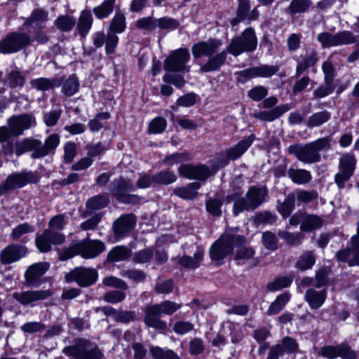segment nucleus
Returning a JSON list of instances; mask_svg holds the SVG:
<instances>
[{"label":"nucleus","instance_id":"obj_58","mask_svg":"<svg viewBox=\"0 0 359 359\" xmlns=\"http://www.w3.org/2000/svg\"><path fill=\"white\" fill-rule=\"evenodd\" d=\"M257 78H269L276 74L279 68L276 65H262L255 66Z\"/></svg>","mask_w":359,"mask_h":359},{"label":"nucleus","instance_id":"obj_14","mask_svg":"<svg viewBox=\"0 0 359 359\" xmlns=\"http://www.w3.org/2000/svg\"><path fill=\"white\" fill-rule=\"evenodd\" d=\"M52 295L49 290H24L13 294V297L22 306H34L36 302L48 299Z\"/></svg>","mask_w":359,"mask_h":359},{"label":"nucleus","instance_id":"obj_51","mask_svg":"<svg viewBox=\"0 0 359 359\" xmlns=\"http://www.w3.org/2000/svg\"><path fill=\"white\" fill-rule=\"evenodd\" d=\"M223 204L222 197L216 196L215 198L208 199L205 203L207 211L215 217H218L222 214V205Z\"/></svg>","mask_w":359,"mask_h":359},{"label":"nucleus","instance_id":"obj_21","mask_svg":"<svg viewBox=\"0 0 359 359\" xmlns=\"http://www.w3.org/2000/svg\"><path fill=\"white\" fill-rule=\"evenodd\" d=\"M27 253V248L13 244L3 249L0 253V262L2 264H8L18 261Z\"/></svg>","mask_w":359,"mask_h":359},{"label":"nucleus","instance_id":"obj_20","mask_svg":"<svg viewBox=\"0 0 359 359\" xmlns=\"http://www.w3.org/2000/svg\"><path fill=\"white\" fill-rule=\"evenodd\" d=\"M136 225L135 217L126 214L118 217L113 224L114 233L116 238H121L131 231Z\"/></svg>","mask_w":359,"mask_h":359},{"label":"nucleus","instance_id":"obj_16","mask_svg":"<svg viewBox=\"0 0 359 359\" xmlns=\"http://www.w3.org/2000/svg\"><path fill=\"white\" fill-rule=\"evenodd\" d=\"M38 182L37 176L32 172L22 171L8 176L4 184L6 189H14L22 187L28 183Z\"/></svg>","mask_w":359,"mask_h":359},{"label":"nucleus","instance_id":"obj_57","mask_svg":"<svg viewBox=\"0 0 359 359\" xmlns=\"http://www.w3.org/2000/svg\"><path fill=\"white\" fill-rule=\"evenodd\" d=\"M81 255V248L79 243H77L67 248H64L59 251V259L61 261H66L74 256Z\"/></svg>","mask_w":359,"mask_h":359},{"label":"nucleus","instance_id":"obj_18","mask_svg":"<svg viewBox=\"0 0 359 359\" xmlns=\"http://www.w3.org/2000/svg\"><path fill=\"white\" fill-rule=\"evenodd\" d=\"M298 348L296 340L290 337H284L280 343L273 346L268 353L266 359H278L284 353L290 354Z\"/></svg>","mask_w":359,"mask_h":359},{"label":"nucleus","instance_id":"obj_7","mask_svg":"<svg viewBox=\"0 0 359 359\" xmlns=\"http://www.w3.org/2000/svg\"><path fill=\"white\" fill-rule=\"evenodd\" d=\"M31 36L25 32H11L0 40V53L11 54L17 53L29 46Z\"/></svg>","mask_w":359,"mask_h":359},{"label":"nucleus","instance_id":"obj_33","mask_svg":"<svg viewBox=\"0 0 359 359\" xmlns=\"http://www.w3.org/2000/svg\"><path fill=\"white\" fill-rule=\"evenodd\" d=\"M93 22V15L89 11H82L79 18L76 30L79 34L85 38L92 27Z\"/></svg>","mask_w":359,"mask_h":359},{"label":"nucleus","instance_id":"obj_43","mask_svg":"<svg viewBox=\"0 0 359 359\" xmlns=\"http://www.w3.org/2000/svg\"><path fill=\"white\" fill-rule=\"evenodd\" d=\"M126 28V17L120 13L116 12L111 19L109 24V30L114 34H120L125 31Z\"/></svg>","mask_w":359,"mask_h":359},{"label":"nucleus","instance_id":"obj_41","mask_svg":"<svg viewBox=\"0 0 359 359\" xmlns=\"http://www.w3.org/2000/svg\"><path fill=\"white\" fill-rule=\"evenodd\" d=\"M6 81L8 85L12 88L23 87L25 83L26 77L19 70L13 69L9 72L6 76Z\"/></svg>","mask_w":359,"mask_h":359},{"label":"nucleus","instance_id":"obj_30","mask_svg":"<svg viewBox=\"0 0 359 359\" xmlns=\"http://www.w3.org/2000/svg\"><path fill=\"white\" fill-rule=\"evenodd\" d=\"M290 109V104H284L277 106L270 111H263L256 113L254 114V116L262 121H273Z\"/></svg>","mask_w":359,"mask_h":359},{"label":"nucleus","instance_id":"obj_39","mask_svg":"<svg viewBox=\"0 0 359 359\" xmlns=\"http://www.w3.org/2000/svg\"><path fill=\"white\" fill-rule=\"evenodd\" d=\"M116 0H104L100 5L94 7L93 12L99 20L107 18L113 12Z\"/></svg>","mask_w":359,"mask_h":359},{"label":"nucleus","instance_id":"obj_32","mask_svg":"<svg viewBox=\"0 0 359 359\" xmlns=\"http://www.w3.org/2000/svg\"><path fill=\"white\" fill-rule=\"evenodd\" d=\"M60 142V136L57 134L53 133L50 135L43 144L41 142L40 150L37 151L34 155L36 156H41V158L46 156L50 154L54 153L55 150L59 145Z\"/></svg>","mask_w":359,"mask_h":359},{"label":"nucleus","instance_id":"obj_19","mask_svg":"<svg viewBox=\"0 0 359 359\" xmlns=\"http://www.w3.org/2000/svg\"><path fill=\"white\" fill-rule=\"evenodd\" d=\"M178 172L186 178L198 180H205L210 175V169L205 165L184 164L179 167Z\"/></svg>","mask_w":359,"mask_h":359},{"label":"nucleus","instance_id":"obj_12","mask_svg":"<svg viewBox=\"0 0 359 359\" xmlns=\"http://www.w3.org/2000/svg\"><path fill=\"white\" fill-rule=\"evenodd\" d=\"M96 270L83 267H77L66 274L67 282L75 281L81 287H88L93 284L97 279Z\"/></svg>","mask_w":359,"mask_h":359},{"label":"nucleus","instance_id":"obj_53","mask_svg":"<svg viewBox=\"0 0 359 359\" xmlns=\"http://www.w3.org/2000/svg\"><path fill=\"white\" fill-rule=\"evenodd\" d=\"M295 195L289 194L284 201L278 206V211L283 217H287L290 215L294 207Z\"/></svg>","mask_w":359,"mask_h":359},{"label":"nucleus","instance_id":"obj_27","mask_svg":"<svg viewBox=\"0 0 359 359\" xmlns=\"http://www.w3.org/2000/svg\"><path fill=\"white\" fill-rule=\"evenodd\" d=\"M327 291L326 289L317 290L316 288L308 289L304 299L312 309H319L325 302Z\"/></svg>","mask_w":359,"mask_h":359},{"label":"nucleus","instance_id":"obj_55","mask_svg":"<svg viewBox=\"0 0 359 359\" xmlns=\"http://www.w3.org/2000/svg\"><path fill=\"white\" fill-rule=\"evenodd\" d=\"M150 352L154 359H180L172 350H163L158 346L151 347Z\"/></svg>","mask_w":359,"mask_h":359},{"label":"nucleus","instance_id":"obj_6","mask_svg":"<svg viewBox=\"0 0 359 359\" xmlns=\"http://www.w3.org/2000/svg\"><path fill=\"white\" fill-rule=\"evenodd\" d=\"M357 165V158L353 154L344 153L339 159V171L334 175V182L339 189L345 187V184L353 176Z\"/></svg>","mask_w":359,"mask_h":359},{"label":"nucleus","instance_id":"obj_45","mask_svg":"<svg viewBox=\"0 0 359 359\" xmlns=\"http://www.w3.org/2000/svg\"><path fill=\"white\" fill-rule=\"evenodd\" d=\"M316 262V257L313 252L307 251L303 253L295 264L296 268L301 271L311 269Z\"/></svg>","mask_w":359,"mask_h":359},{"label":"nucleus","instance_id":"obj_37","mask_svg":"<svg viewBox=\"0 0 359 359\" xmlns=\"http://www.w3.org/2000/svg\"><path fill=\"white\" fill-rule=\"evenodd\" d=\"M290 294L284 292L276 297V299L269 306L266 313L269 316H274L283 309L285 306L290 301Z\"/></svg>","mask_w":359,"mask_h":359},{"label":"nucleus","instance_id":"obj_46","mask_svg":"<svg viewBox=\"0 0 359 359\" xmlns=\"http://www.w3.org/2000/svg\"><path fill=\"white\" fill-rule=\"evenodd\" d=\"M323 225V219L316 215H307L301 224V229L304 231H310L319 229Z\"/></svg>","mask_w":359,"mask_h":359},{"label":"nucleus","instance_id":"obj_38","mask_svg":"<svg viewBox=\"0 0 359 359\" xmlns=\"http://www.w3.org/2000/svg\"><path fill=\"white\" fill-rule=\"evenodd\" d=\"M312 4L311 0H292L285 12L290 15L304 13L308 11Z\"/></svg>","mask_w":359,"mask_h":359},{"label":"nucleus","instance_id":"obj_54","mask_svg":"<svg viewBox=\"0 0 359 359\" xmlns=\"http://www.w3.org/2000/svg\"><path fill=\"white\" fill-rule=\"evenodd\" d=\"M108 203L109 201L107 197L98 195L88 199L86 203V205L88 209L96 210L105 208Z\"/></svg>","mask_w":359,"mask_h":359},{"label":"nucleus","instance_id":"obj_52","mask_svg":"<svg viewBox=\"0 0 359 359\" xmlns=\"http://www.w3.org/2000/svg\"><path fill=\"white\" fill-rule=\"evenodd\" d=\"M250 8V3H238L236 10V17L231 20V26L237 25L240 22H243L247 19L248 13Z\"/></svg>","mask_w":359,"mask_h":359},{"label":"nucleus","instance_id":"obj_64","mask_svg":"<svg viewBox=\"0 0 359 359\" xmlns=\"http://www.w3.org/2000/svg\"><path fill=\"white\" fill-rule=\"evenodd\" d=\"M338 357L342 359H356L357 353L348 344L341 343L339 344Z\"/></svg>","mask_w":359,"mask_h":359},{"label":"nucleus","instance_id":"obj_47","mask_svg":"<svg viewBox=\"0 0 359 359\" xmlns=\"http://www.w3.org/2000/svg\"><path fill=\"white\" fill-rule=\"evenodd\" d=\"M56 82L55 79L41 77L30 81V85L32 88L37 90L46 91L53 88Z\"/></svg>","mask_w":359,"mask_h":359},{"label":"nucleus","instance_id":"obj_28","mask_svg":"<svg viewBox=\"0 0 359 359\" xmlns=\"http://www.w3.org/2000/svg\"><path fill=\"white\" fill-rule=\"evenodd\" d=\"M318 60V53L314 49H311L306 51V55L302 57V60L298 61L295 69L294 77L298 79L306 70L311 67H313Z\"/></svg>","mask_w":359,"mask_h":359},{"label":"nucleus","instance_id":"obj_35","mask_svg":"<svg viewBox=\"0 0 359 359\" xmlns=\"http://www.w3.org/2000/svg\"><path fill=\"white\" fill-rule=\"evenodd\" d=\"M49 13L48 11L43 8L34 9L30 16L28 18L25 25H35L41 28L44 27V24L48 20Z\"/></svg>","mask_w":359,"mask_h":359},{"label":"nucleus","instance_id":"obj_34","mask_svg":"<svg viewBox=\"0 0 359 359\" xmlns=\"http://www.w3.org/2000/svg\"><path fill=\"white\" fill-rule=\"evenodd\" d=\"M201 187L198 182H191L187 186L183 187H177L174 189L173 192L175 195L184 200H194L198 196V189Z\"/></svg>","mask_w":359,"mask_h":359},{"label":"nucleus","instance_id":"obj_63","mask_svg":"<svg viewBox=\"0 0 359 359\" xmlns=\"http://www.w3.org/2000/svg\"><path fill=\"white\" fill-rule=\"evenodd\" d=\"M126 298V294L120 290H111L106 292L103 299L110 304H117L123 302Z\"/></svg>","mask_w":359,"mask_h":359},{"label":"nucleus","instance_id":"obj_8","mask_svg":"<svg viewBox=\"0 0 359 359\" xmlns=\"http://www.w3.org/2000/svg\"><path fill=\"white\" fill-rule=\"evenodd\" d=\"M317 41L323 48H329L334 46L353 44L356 42V36L349 31H341L336 34L323 32L318 34Z\"/></svg>","mask_w":359,"mask_h":359},{"label":"nucleus","instance_id":"obj_62","mask_svg":"<svg viewBox=\"0 0 359 359\" xmlns=\"http://www.w3.org/2000/svg\"><path fill=\"white\" fill-rule=\"evenodd\" d=\"M102 283L105 286L123 290H126L128 288L127 283L124 280L112 276L104 278L102 280Z\"/></svg>","mask_w":359,"mask_h":359},{"label":"nucleus","instance_id":"obj_59","mask_svg":"<svg viewBox=\"0 0 359 359\" xmlns=\"http://www.w3.org/2000/svg\"><path fill=\"white\" fill-rule=\"evenodd\" d=\"M161 314L171 315L180 309L181 305L171 301H163L160 304H155Z\"/></svg>","mask_w":359,"mask_h":359},{"label":"nucleus","instance_id":"obj_22","mask_svg":"<svg viewBox=\"0 0 359 359\" xmlns=\"http://www.w3.org/2000/svg\"><path fill=\"white\" fill-rule=\"evenodd\" d=\"M81 256L84 259L97 257L105 250L104 243L99 240H86L79 242Z\"/></svg>","mask_w":359,"mask_h":359},{"label":"nucleus","instance_id":"obj_48","mask_svg":"<svg viewBox=\"0 0 359 359\" xmlns=\"http://www.w3.org/2000/svg\"><path fill=\"white\" fill-rule=\"evenodd\" d=\"M76 19L74 17L65 15L59 16L55 21L57 29L62 32H69L76 25Z\"/></svg>","mask_w":359,"mask_h":359},{"label":"nucleus","instance_id":"obj_60","mask_svg":"<svg viewBox=\"0 0 359 359\" xmlns=\"http://www.w3.org/2000/svg\"><path fill=\"white\" fill-rule=\"evenodd\" d=\"M154 251L152 248H146L135 252L133 256V262L138 264H144L149 262L154 257Z\"/></svg>","mask_w":359,"mask_h":359},{"label":"nucleus","instance_id":"obj_29","mask_svg":"<svg viewBox=\"0 0 359 359\" xmlns=\"http://www.w3.org/2000/svg\"><path fill=\"white\" fill-rule=\"evenodd\" d=\"M227 53L226 48L213 56H209L207 62L200 67L199 72L204 73L219 70L225 63Z\"/></svg>","mask_w":359,"mask_h":359},{"label":"nucleus","instance_id":"obj_23","mask_svg":"<svg viewBox=\"0 0 359 359\" xmlns=\"http://www.w3.org/2000/svg\"><path fill=\"white\" fill-rule=\"evenodd\" d=\"M144 314V322L147 327L158 330H163L166 328V323L161 319V313L155 304L147 306L145 308Z\"/></svg>","mask_w":359,"mask_h":359},{"label":"nucleus","instance_id":"obj_44","mask_svg":"<svg viewBox=\"0 0 359 359\" xmlns=\"http://www.w3.org/2000/svg\"><path fill=\"white\" fill-rule=\"evenodd\" d=\"M79 89V82L74 76H70L62 84V93L67 97L76 94Z\"/></svg>","mask_w":359,"mask_h":359},{"label":"nucleus","instance_id":"obj_56","mask_svg":"<svg viewBox=\"0 0 359 359\" xmlns=\"http://www.w3.org/2000/svg\"><path fill=\"white\" fill-rule=\"evenodd\" d=\"M262 243L264 248L269 250L274 251L278 248V239L275 233L271 231L262 233Z\"/></svg>","mask_w":359,"mask_h":359},{"label":"nucleus","instance_id":"obj_10","mask_svg":"<svg viewBox=\"0 0 359 359\" xmlns=\"http://www.w3.org/2000/svg\"><path fill=\"white\" fill-rule=\"evenodd\" d=\"M255 140V135H250L239 141L235 146L226 150L217 160V167H224L230 161L241 156L252 145Z\"/></svg>","mask_w":359,"mask_h":359},{"label":"nucleus","instance_id":"obj_1","mask_svg":"<svg viewBox=\"0 0 359 359\" xmlns=\"http://www.w3.org/2000/svg\"><path fill=\"white\" fill-rule=\"evenodd\" d=\"M268 194L267 189L264 187H251L245 197H242V191L240 189L233 194H229L226 197L228 203L233 202V214L238 215L243 211L255 210L266 200Z\"/></svg>","mask_w":359,"mask_h":359},{"label":"nucleus","instance_id":"obj_11","mask_svg":"<svg viewBox=\"0 0 359 359\" xmlns=\"http://www.w3.org/2000/svg\"><path fill=\"white\" fill-rule=\"evenodd\" d=\"M65 241L64 234L50 229H46L41 234L36 235L35 244L41 252H48L52 249V245H61Z\"/></svg>","mask_w":359,"mask_h":359},{"label":"nucleus","instance_id":"obj_4","mask_svg":"<svg viewBox=\"0 0 359 359\" xmlns=\"http://www.w3.org/2000/svg\"><path fill=\"white\" fill-rule=\"evenodd\" d=\"M62 352L71 359H102L104 354L98 346L83 338L74 340L72 345L66 346Z\"/></svg>","mask_w":359,"mask_h":359},{"label":"nucleus","instance_id":"obj_36","mask_svg":"<svg viewBox=\"0 0 359 359\" xmlns=\"http://www.w3.org/2000/svg\"><path fill=\"white\" fill-rule=\"evenodd\" d=\"M132 255L130 249L125 246H116L107 255V260L109 262H118L128 259Z\"/></svg>","mask_w":359,"mask_h":359},{"label":"nucleus","instance_id":"obj_9","mask_svg":"<svg viewBox=\"0 0 359 359\" xmlns=\"http://www.w3.org/2000/svg\"><path fill=\"white\" fill-rule=\"evenodd\" d=\"M190 60L187 48H182L172 52L164 61V69L167 72H189L190 67L187 62Z\"/></svg>","mask_w":359,"mask_h":359},{"label":"nucleus","instance_id":"obj_17","mask_svg":"<svg viewBox=\"0 0 359 359\" xmlns=\"http://www.w3.org/2000/svg\"><path fill=\"white\" fill-rule=\"evenodd\" d=\"M221 46V40L210 39L208 41H201L194 44L191 48V53L194 58L211 56L219 50Z\"/></svg>","mask_w":359,"mask_h":359},{"label":"nucleus","instance_id":"obj_31","mask_svg":"<svg viewBox=\"0 0 359 359\" xmlns=\"http://www.w3.org/2000/svg\"><path fill=\"white\" fill-rule=\"evenodd\" d=\"M203 257L204 250L198 248L193 257L183 256L180 257L177 260V263L186 269H195L200 266L203 260Z\"/></svg>","mask_w":359,"mask_h":359},{"label":"nucleus","instance_id":"obj_13","mask_svg":"<svg viewBox=\"0 0 359 359\" xmlns=\"http://www.w3.org/2000/svg\"><path fill=\"white\" fill-rule=\"evenodd\" d=\"M8 126L11 128L13 136L18 137L23 134L24 130L36 126L35 118L32 114L14 115L7 120Z\"/></svg>","mask_w":359,"mask_h":359},{"label":"nucleus","instance_id":"obj_50","mask_svg":"<svg viewBox=\"0 0 359 359\" xmlns=\"http://www.w3.org/2000/svg\"><path fill=\"white\" fill-rule=\"evenodd\" d=\"M153 180L155 184L168 185L175 182L177 180V176L173 172L164 170L154 175Z\"/></svg>","mask_w":359,"mask_h":359},{"label":"nucleus","instance_id":"obj_42","mask_svg":"<svg viewBox=\"0 0 359 359\" xmlns=\"http://www.w3.org/2000/svg\"><path fill=\"white\" fill-rule=\"evenodd\" d=\"M292 280L293 277L292 276L277 277L274 278L273 280L268 283L266 289L270 292H276L289 287L291 285Z\"/></svg>","mask_w":359,"mask_h":359},{"label":"nucleus","instance_id":"obj_2","mask_svg":"<svg viewBox=\"0 0 359 359\" xmlns=\"http://www.w3.org/2000/svg\"><path fill=\"white\" fill-rule=\"evenodd\" d=\"M331 149V138L325 137L306 144H293L287 148L289 154L304 163H314L320 161V151Z\"/></svg>","mask_w":359,"mask_h":359},{"label":"nucleus","instance_id":"obj_40","mask_svg":"<svg viewBox=\"0 0 359 359\" xmlns=\"http://www.w3.org/2000/svg\"><path fill=\"white\" fill-rule=\"evenodd\" d=\"M287 174L292 181L298 184L309 183L312 179L310 172L304 169L290 168Z\"/></svg>","mask_w":359,"mask_h":359},{"label":"nucleus","instance_id":"obj_61","mask_svg":"<svg viewBox=\"0 0 359 359\" xmlns=\"http://www.w3.org/2000/svg\"><path fill=\"white\" fill-rule=\"evenodd\" d=\"M278 235L280 238L285 240L286 243L290 245L301 243L303 238L301 233H291L286 231H279Z\"/></svg>","mask_w":359,"mask_h":359},{"label":"nucleus","instance_id":"obj_3","mask_svg":"<svg viewBox=\"0 0 359 359\" xmlns=\"http://www.w3.org/2000/svg\"><path fill=\"white\" fill-rule=\"evenodd\" d=\"M238 228L225 231L215 241L210 249V257L212 261L219 262L233 252L234 247H238L245 242L243 236L237 233Z\"/></svg>","mask_w":359,"mask_h":359},{"label":"nucleus","instance_id":"obj_26","mask_svg":"<svg viewBox=\"0 0 359 359\" xmlns=\"http://www.w3.org/2000/svg\"><path fill=\"white\" fill-rule=\"evenodd\" d=\"M41 141L34 138H25L21 141H17L15 144V154L19 156L27 151H32V158H40L41 156H36L34 154L40 150Z\"/></svg>","mask_w":359,"mask_h":359},{"label":"nucleus","instance_id":"obj_49","mask_svg":"<svg viewBox=\"0 0 359 359\" xmlns=\"http://www.w3.org/2000/svg\"><path fill=\"white\" fill-rule=\"evenodd\" d=\"M331 114L326 110L316 112L311 115L307 120L309 127H317L327 122L330 118Z\"/></svg>","mask_w":359,"mask_h":359},{"label":"nucleus","instance_id":"obj_5","mask_svg":"<svg viewBox=\"0 0 359 359\" xmlns=\"http://www.w3.org/2000/svg\"><path fill=\"white\" fill-rule=\"evenodd\" d=\"M257 43L254 29L248 27L240 36L232 38L226 48L228 53L238 56L243 53H250L255 50Z\"/></svg>","mask_w":359,"mask_h":359},{"label":"nucleus","instance_id":"obj_25","mask_svg":"<svg viewBox=\"0 0 359 359\" xmlns=\"http://www.w3.org/2000/svg\"><path fill=\"white\" fill-rule=\"evenodd\" d=\"M337 258L340 262H348L350 266L359 265V241L356 243L351 238L348 248L337 252Z\"/></svg>","mask_w":359,"mask_h":359},{"label":"nucleus","instance_id":"obj_24","mask_svg":"<svg viewBox=\"0 0 359 359\" xmlns=\"http://www.w3.org/2000/svg\"><path fill=\"white\" fill-rule=\"evenodd\" d=\"M49 266L47 262H39L29 266L25 273L26 285L27 286L37 285L40 278L45 274Z\"/></svg>","mask_w":359,"mask_h":359},{"label":"nucleus","instance_id":"obj_15","mask_svg":"<svg viewBox=\"0 0 359 359\" xmlns=\"http://www.w3.org/2000/svg\"><path fill=\"white\" fill-rule=\"evenodd\" d=\"M133 191V187L128 181L120 180L116 182L112 189L113 194L117 200L124 203H136L140 200L137 195L129 194L130 191Z\"/></svg>","mask_w":359,"mask_h":359}]
</instances>
